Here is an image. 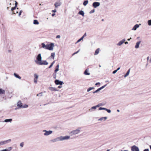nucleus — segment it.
I'll return each mask as SVG.
<instances>
[{"instance_id":"obj_1","label":"nucleus","mask_w":151,"mask_h":151,"mask_svg":"<svg viewBox=\"0 0 151 151\" xmlns=\"http://www.w3.org/2000/svg\"><path fill=\"white\" fill-rule=\"evenodd\" d=\"M35 62L39 65H47L48 63L46 60H42V58L41 54H39L36 57V60Z\"/></svg>"},{"instance_id":"obj_2","label":"nucleus","mask_w":151,"mask_h":151,"mask_svg":"<svg viewBox=\"0 0 151 151\" xmlns=\"http://www.w3.org/2000/svg\"><path fill=\"white\" fill-rule=\"evenodd\" d=\"M81 128L79 127L78 129L71 131L70 134L71 136L79 134L81 132Z\"/></svg>"},{"instance_id":"obj_3","label":"nucleus","mask_w":151,"mask_h":151,"mask_svg":"<svg viewBox=\"0 0 151 151\" xmlns=\"http://www.w3.org/2000/svg\"><path fill=\"white\" fill-rule=\"evenodd\" d=\"M54 46V44L53 43L47 44L46 45V49L50 50H52L53 49Z\"/></svg>"},{"instance_id":"obj_4","label":"nucleus","mask_w":151,"mask_h":151,"mask_svg":"<svg viewBox=\"0 0 151 151\" xmlns=\"http://www.w3.org/2000/svg\"><path fill=\"white\" fill-rule=\"evenodd\" d=\"M43 132H45L44 134V135L45 136H47L51 134L52 133V130L47 131L45 130H44L43 131Z\"/></svg>"},{"instance_id":"obj_5","label":"nucleus","mask_w":151,"mask_h":151,"mask_svg":"<svg viewBox=\"0 0 151 151\" xmlns=\"http://www.w3.org/2000/svg\"><path fill=\"white\" fill-rule=\"evenodd\" d=\"M60 141L69 139L70 138L69 136H60Z\"/></svg>"},{"instance_id":"obj_6","label":"nucleus","mask_w":151,"mask_h":151,"mask_svg":"<svg viewBox=\"0 0 151 151\" xmlns=\"http://www.w3.org/2000/svg\"><path fill=\"white\" fill-rule=\"evenodd\" d=\"M11 141V139H9L6 140L1 142H0V144L1 145H3L6 144L10 142Z\"/></svg>"},{"instance_id":"obj_7","label":"nucleus","mask_w":151,"mask_h":151,"mask_svg":"<svg viewBox=\"0 0 151 151\" xmlns=\"http://www.w3.org/2000/svg\"><path fill=\"white\" fill-rule=\"evenodd\" d=\"M131 150L132 151H139V148L135 145H134L132 147Z\"/></svg>"},{"instance_id":"obj_8","label":"nucleus","mask_w":151,"mask_h":151,"mask_svg":"<svg viewBox=\"0 0 151 151\" xmlns=\"http://www.w3.org/2000/svg\"><path fill=\"white\" fill-rule=\"evenodd\" d=\"M100 5V3L99 2H95L93 3V6L94 8H96L97 7L99 6Z\"/></svg>"},{"instance_id":"obj_9","label":"nucleus","mask_w":151,"mask_h":151,"mask_svg":"<svg viewBox=\"0 0 151 151\" xmlns=\"http://www.w3.org/2000/svg\"><path fill=\"white\" fill-rule=\"evenodd\" d=\"M55 83L56 85H62L63 83V81H60L58 80H56L55 81Z\"/></svg>"},{"instance_id":"obj_10","label":"nucleus","mask_w":151,"mask_h":151,"mask_svg":"<svg viewBox=\"0 0 151 151\" xmlns=\"http://www.w3.org/2000/svg\"><path fill=\"white\" fill-rule=\"evenodd\" d=\"M125 39H124L120 41L117 44V45L119 46H121L125 41Z\"/></svg>"},{"instance_id":"obj_11","label":"nucleus","mask_w":151,"mask_h":151,"mask_svg":"<svg viewBox=\"0 0 151 151\" xmlns=\"http://www.w3.org/2000/svg\"><path fill=\"white\" fill-rule=\"evenodd\" d=\"M52 141L53 142H57L59 141H60V137H56L55 138L52 140Z\"/></svg>"},{"instance_id":"obj_12","label":"nucleus","mask_w":151,"mask_h":151,"mask_svg":"<svg viewBox=\"0 0 151 151\" xmlns=\"http://www.w3.org/2000/svg\"><path fill=\"white\" fill-rule=\"evenodd\" d=\"M141 25V24H136L133 27L132 29V30H136L137 28L139 27V25Z\"/></svg>"},{"instance_id":"obj_13","label":"nucleus","mask_w":151,"mask_h":151,"mask_svg":"<svg viewBox=\"0 0 151 151\" xmlns=\"http://www.w3.org/2000/svg\"><path fill=\"white\" fill-rule=\"evenodd\" d=\"M61 3L60 1L55 2V4L54 5L55 7L56 8L58 7V6L61 5Z\"/></svg>"},{"instance_id":"obj_14","label":"nucleus","mask_w":151,"mask_h":151,"mask_svg":"<svg viewBox=\"0 0 151 151\" xmlns=\"http://www.w3.org/2000/svg\"><path fill=\"white\" fill-rule=\"evenodd\" d=\"M140 43H141L140 41H138V42H137V43H136V45H135V48L137 49L139 48V45L140 44Z\"/></svg>"},{"instance_id":"obj_15","label":"nucleus","mask_w":151,"mask_h":151,"mask_svg":"<svg viewBox=\"0 0 151 151\" xmlns=\"http://www.w3.org/2000/svg\"><path fill=\"white\" fill-rule=\"evenodd\" d=\"M17 105L19 108H21L22 106V103L20 101H19L17 102Z\"/></svg>"},{"instance_id":"obj_16","label":"nucleus","mask_w":151,"mask_h":151,"mask_svg":"<svg viewBox=\"0 0 151 151\" xmlns=\"http://www.w3.org/2000/svg\"><path fill=\"white\" fill-rule=\"evenodd\" d=\"M49 89L50 90L52 91H58V90L56 89V88L53 87H50Z\"/></svg>"},{"instance_id":"obj_17","label":"nucleus","mask_w":151,"mask_h":151,"mask_svg":"<svg viewBox=\"0 0 151 151\" xmlns=\"http://www.w3.org/2000/svg\"><path fill=\"white\" fill-rule=\"evenodd\" d=\"M84 74L86 75H90L88 69H86L85 70L84 72Z\"/></svg>"},{"instance_id":"obj_18","label":"nucleus","mask_w":151,"mask_h":151,"mask_svg":"<svg viewBox=\"0 0 151 151\" xmlns=\"http://www.w3.org/2000/svg\"><path fill=\"white\" fill-rule=\"evenodd\" d=\"M107 119L106 117H102L98 119V121H105Z\"/></svg>"},{"instance_id":"obj_19","label":"nucleus","mask_w":151,"mask_h":151,"mask_svg":"<svg viewBox=\"0 0 151 151\" xmlns=\"http://www.w3.org/2000/svg\"><path fill=\"white\" fill-rule=\"evenodd\" d=\"M96 109V106H94L91 108L89 109V110L90 111L92 112L94 111V110H95Z\"/></svg>"},{"instance_id":"obj_20","label":"nucleus","mask_w":151,"mask_h":151,"mask_svg":"<svg viewBox=\"0 0 151 151\" xmlns=\"http://www.w3.org/2000/svg\"><path fill=\"white\" fill-rule=\"evenodd\" d=\"M59 64H58L57 65L56 67V69L54 71L55 73H56L59 70Z\"/></svg>"},{"instance_id":"obj_21","label":"nucleus","mask_w":151,"mask_h":151,"mask_svg":"<svg viewBox=\"0 0 151 151\" xmlns=\"http://www.w3.org/2000/svg\"><path fill=\"white\" fill-rule=\"evenodd\" d=\"M12 149L11 147H10L8 148L7 149H3L2 150H0V151H10Z\"/></svg>"},{"instance_id":"obj_22","label":"nucleus","mask_w":151,"mask_h":151,"mask_svg":"<svg viewBox=\"0 0 151 151\" xmlns=\"http://www.w3.org/2000/svg\"><path fill=\"white\" fill-rule=\"evenodd\" d=\"M5 91L2 88H0V95L5 94Z\"/></svg>"},{"instance_id":"obj_23","label":"nucleus","mask_w":151,"mask_h":151,"mask_svg":"<svg viewBox=\"0 0 151 151\" xmlns=\"http://www.w3.org/2000/svg\"><path fill=\"white\" fill-rule=\"evenodd\" d=\"M14 75L15 77L19 79H21V77L18 75L17 74L15 73H14Z\"/></svg>"},{"instance_id":"obj_24","label":"nucleus","mask_w":151,"mask_h":151,"mask_svg":"<svg viewBox=\"0 0 151 151\" xmlns=\"http://www.w3.org/2000/svg\"><path fill=\"white\" fill-rule=\"evenodd\" d=\"M12 121V119H6L4 120V122H10V123H11Z\"/></svg>"},{"instance_id":"obj_25","label":"nucleus","mask_w":151,"mask_h":151,"mask_svg":"<svg viewBox=\"0 0 151 151\" xmlns=\"http://www.w3.org/2000/svg\"><path fill=\"white\" fill-rule=\"evenodd\" d=\"M130 69H129L127 71V72L126 74L124 75V78H126L127 76L129 74L130 72Z\"/></svg>"},{"instance_id":"obj_26","label":"nucleus","mask_w":151,"mask_h":151,"mask_svg":"<svg viewBox=\"0 0 151 151\" xmlns=\"http://www.w3.org/2000/svg\"><path fill=\"white\" fill-rule=\"evenodd\" d=\"M84 13L83 11H80L78 12V14L82 15L83 17H84Z\"/></svg>"},{"instance_id":"obj_27","label":"nucleus","mask_w":151,"mask_h":151,"mask_svg":"<svg viewBox=\"0 0 151 151\" xmlns=\"http://www.w3.org/2000/svg\"><path fill=\"white\" fill-rule=\"evenodd\" d=\"M100 51V49L99 48H98L95 51L94 55H97L99 52Z\"/></svg>"},{"instance_id":"obj_28","label":"nucleus","mask_w":151,"mask_h":151,"mask_svg":"<svg viewBox=\"0 0 151 151\" xmlns=\"http://www.w3.org/2000/svg\"><path fill=\"white\" fill-rule=\"evenodd\" d=\"M33 24H38L39 22L37 20H34L33 21Z\"/></svg>"},{"instance_id":"obj_29","label":"nucleus","mask_w":151,"mask_h":151,"mask_svg":"<svg viewBox=\"0 0 151 151\" xmlns=\"http://www.w3.org/2000/svg\"><path fill=\"white\" fill-rule=\"evenodd\" d=\"M55 54V52H52L51 54V57L53 59L54 58Z\"/></svg>"},{"instance_id":"obj_30","label":"nucleus","mask_w":151,"mask_h":151,"mask_svg":"<svg viewBox=\"0 0 151 151\" xmlns=\"http://www.w3.org/2000/svg\"><path fill=\"white\" fill-rule=\"evenodd\" d=\"M88 1L87 0H86V1H85L84 2H83V5L85 6H86L87 4H88Z\"/></svg>"},{"instance_id":"obj_31","label":"nucleus","mask_w":151,"mask_h":151,"mask_svg":"<svg viewBox=\"0 0 151 151\" xmlns=\"http://www.w3.org/2000/svg\"><path fill=\"white\" fill-rule=\"evenodd\" d=\"M42 47L43 48H44L45 49H46V45H45V44L44 43H42Z\"/></svg>"},{"instance_id":"obj_32","label":"nucleus","mask_w":151,"mask_h":151,"mask_svg":"<svg viewBox=\"0 0 151 151\" xmlns=\"http://www.w3.org/2000/svg\"><path fill=\"white\" fill-rule=\"evenodd\" d=\"M147 24L148 25L151 26V19L147 21Z\"/></svg>"},{"instance_id":"obj_33","label":"nucleus","mask_w":151,"mask_h":151,"mask_svg":"<svg viewBox=\"0 0 151 151\" xmlns=\"http://www.w3.org/2000/svg\"><path fill=\"white\" fill-rule=\"evenodd\" d=\"M93 89H94L93 87H90V88H89L87 89V92H89V91H91V90H92Z\"/></svg>"},{"instance_id":"obj_34","label":"nucleus","mask_w":151,"mask_h":151,"mask_svg":"<svg viewBox=\"0 0 151 151\" xmlns=\"http://www.w3.org/2000/svg\"><path fill=\"white\" fill-rule=\"evenodd\" d=\"M38 77H39V76L37 75L36 74H34V77H35L34 79H37L38 78Z\"/></svg>"},{"instance_id":"obj_35","label":"nucleus","mask_w":151,"mask_h":151,"mask_svg":"<svg viewBox=\"0 0 151 151\" xmlns=\"http://www.w3.org/2000/svg\"><path fill=\"white\" fill-rule=\"evenodd\" d=\"M106 86V85H104V86L101 87L100 88H99V89L100 90H101V89H103V88H105Z\"/></svg>"},{"instance_id":"obj_36","label":"nucleus","mask_w":151,"mask_h":151,"mask_svg":"<svg viewBox=\"0 0 151 151\" xmlns=\"http://www.w3.org/2000/svg\"><path fill=\"white\" fill-rule=\"evenodd\" d=\"M83 38L82 37H81L77 41L76 43H78L79 42H80V41H81V40H83Z\"/></svg>"},{"instance_id":"obj_37","label":"nucleus","mask_w":151,"mask_h":151,"mask_svg":"<svg viewBox=\"0 0 151 151\" xmlns=\"http://www.w3.org/2000/svg\"><path fill=\"white\" fill-rule=\"evenodd\" d=\"M56 73H53V78H54V79H55L56 78Z\"/></svg>"},{"instance_id":"obj_38","label":"nucleus","mask_w":151,"mask_h":151,"mask_svg":"<svg viewBox=\"0 0 151 151\" xmlns=\"http://www.w3.org/2000/svg\"><path fill=\"white\" fill-rule=\"evenodd\" d=\"M95 10L94 9H93L91 11H90L89 12L90 14H92L93 13L95 12Z\"/></svg>"},{"instance_id":"obj_39","label":"nucleus","mask_w":151,"mask_h":151,"mask_svg":"<svg viewBox=\"0 0 151 151\" xmlns=\"http://www.w3.org/2000/svg\"><path fill=\"white\" fill-rule=\"evenodd\" d=\"M106 108H103V107H100L99 108V110H106Z\"/></svg>"},{"instance_id":"obj_40","label":"nucleus","mask_w":151,"mask_h":151,"mask_svg":"<svg viewBox=\"0 0 151 151\" xmlns=\"http://www.w3.org/2000/svg\"><path fill=\"white\" fill-rule=\"evenodd\" d=\"M42 93H39V94H38L37 95V96H42Z\"/></svg>"},{"instance_id":"obj_41","label":"nucleus","mask_w":151,"mask_h":151,"mask_svg":"<svg viewBox=\"0 0 151 151\" xmlns=\"http://www.w3.org/2000/svg\"><path fill=\"white\" fill-rule=\"evenodd\" d=\"M99 91H100V90L99 89V88L98 89H97V90H96L95 91L93 92V93H97Z\"/></svg>"},{"instance_id":"obj_42","label":"nucleus","mask_w":151,"mask_h":151,"mask_svg":"<svg viewBox=\"0 0 151 151\" xmlns=\"http://www.w3.org/2000/svg\"><path fill=\"white\" fill-rule=\"evenodd\" d=\"M28 106L26 104L22 106V107L23 108H26Z\"/></svg>"},{"instance_id":"obj_43","label":"nucleus","mask_w":151,"mask_h":151,"mask_svg":"<svg viewBox=\"0 0 151 151\" xmlns=\"http://www.w3.org/2000/svg\"><path fill=\"white\" fill-rule=\"evenodd\" d=\"M23 145H24V143L23 142H21L20 144V147H23Z\"/></svg>"},{"instance_id":"obj_44","label":"nucleus","mask_w":151,"mask_h":151,"mask_svg":"<svg viewBox=\"0 0 151 151\" xmlns=\"http://www.w3.org/2000/svg\"><path fill=\"white\" fill-rule=\"evenodd\" d=\"M106 111L109 113H110L111 112V111L110 109H106Z\"/></svg>"},{"instance_id":"obj_45","label":"nucleus","mask_w":151,"mask_h":151,"mask_svg":"<svg viewBox=\"0 0 151 151\" xmlns=\"http://www.w3.org/2000/svg\"><path fill=\"white\" fill-rule=\"evenodd\" d=\"M34 81L35 83H36L37 82V79H34Z\"/></svg>"},{"instance_id":"obj_46","label":"nucleus","mask_w":151,"mask_h":151,"mask_svg":"<svg viewBox=\"0 0 151 151\" xmlns=\"http://www.w3.org/2000/svg\"><path fill=\"white\" fill-rule=\"evenodd\" d=\"M87 35L86 33H85L84 35H83V36L82 37L83 38H84V37H86Z\"/></svg>"},{"instance_id":"obj_47","label":"nucleus","mask_w":151,"mask_h":151,"mask_svg":"<svg viewBox=\"0 0 151 151\" xmlns=\"http://www.w3.org/2000/svg\"><path fill=\"white\" fill-rule=\"evenodd\" d=\"M16 7H12V8H11V10L12 11H13L14 10H15V9L16 8Z\"/></svg>"},{"instance_id":"obj_48","label":"nucleus","mask_w":151,"mask_h":151,"mask_svg":"<svg viewBox=\"0 0 151 151\" xmlns=\"http://www.w3.org/2000/svg\"><path fill=\"white\" fill-rule=\"evenodd\" d=\"M22 10H21L19 13V16H20V15H21V14L22 13Z\"/></svg>"},{"instance_id":"obj_49","label":"nucleus","mask_w":151,"mask_h":151,"mask_svg":"<svg viewBox=\"0 0 151 151\" xmlns=\"http://www.w3.org/2000/svg\"><path fill=\"white\" fill-rule=\"evenodd\" d=\"M117 70H115L112 73H113V74H115V73H116L117 72Z\"/></svg>"},{"instance_id":"obj_50","label":"nucleus","mask_w":151,"mask_h":151,"mask_svg":"<svg viewBox=\"0 0 151 151\" xmlns=\"http://www.w3.org/2000/svg\"><path fill=\"white\" fill-rule=\"evenodd\" d=\"M17 2L16 1H15V7H17Z\"/></svg>"},{"instance_id":"obj_51","label":"nucleus","mask_w":151,"mask_h":151,"mask_svg":"<svg viewBox=\"0 0 151 151\" xmlns=\"http://www.w3.org/2000/svg\"><path fill=\"white\" fill-rule=\"evenodd\" d=\"M60 36L59 35H57L56 37L57 38H60Z\"/></svg>"},{"instance_id":"obj_52","label":"nucleus","mask_w":151,"mask_h":151,"mask_svg":"<svg viewBox=\"0 0 151 151\" xmlns=\"http://www.w3.org/2000/svg\"><path fill=\"white\" fill-rule=\"evenodd\" d=\"M101 105V104H99L97 105L96 106L97 108V107H99V106H100Z\"/></svg>"},{"instance_id":"obj_53","label":"nucleus","mask_w":151,"mask_h":151,"mask_svg":"<svg viewBox=\"0 0 151 151\" xmlns=\"http://www.w3.org/2000/svg\"><path fill=\"white\" fill-rule=\"evenodd\" d=\"M53 65H52V64H51L50 65V66H49V68H51L52 66H53Z\"/></svg>"},{"instance_id":"obj_54","label":"nucleus","mask_w":151,"mask_h":151,"mask_svg":"<svg viewBox=\"0 0 151 151\" xmlns=\"http://www.w3.org/2000/svg\"><path fill=\"white\" fill-rule=\"evenodd\" d=\"M52 12H56V10L55 9L54 10H52Z\"/></svg>"},{"instance_id":"obj_55","label":"nucleus","mask_w":151,"mask_h":151,"mask_svg":"<svg viewBox=\"0 0 151 151\" xmlns=\"http://www.w3.org/2000/svg\"><path fill=\"white\" fill-rule=\"evenodd\" d=\"M100 84V83L99 82H98V83H96L95 84V85L96 86H97L98 85Z\"/></svg>"},{"instance_id":"obj_56","label":"nucleus","mask_w":151,"mask_h":151,"mask_svg":"<svg viewBox=\"0 0 151 151\" xmlns=\"http://www.w3.org/2000/svg\"><path fill=\"white\" fill-rule=\"evenodd\" d=\"M144 151H149L148 149H145L144 150Z\"/></svg>"},{"instance_id":"obj_57","label":"nucleus","mask_w":151,"mask_h":151,"mask_svg":"<svg viewBox=\"0 0 151 151\" xmlns=\"http://www.w3.org/2000/svg\"><path fill=\"white\" fill-rule=\"evenodd\" d=\"M120 67H119V68H117V69L116 70H117V71H118V70H120Z\"/></svg>"},{"instance_id":"obj_58","label":"nucleus","mask_w":151,"mask_h":151,"mask_svg":"<svg viewBox=\"0 0 151 151\" xmlns=\"http://www.w3.org/2000/svg\"><path fill=\"white\" fill-rule=\"evenodd\" d=\"M131 39H132V38H131V37H130V38L128 39L127 40H128V41H129V40H130Z\"/></svg>"},{"instance_id":"obj_59","label":"nucleus","mask_w":151,"mask_h":151,"mask_svg":"<svg viewBox=\"0 0 151 151\" xmlns=\"http://www.w3.org/2000/svg\"><path fill=\"white\" fill-rule=\"evenodd\" d=\"M55 15V14L54 13H53L52 14V17L54 16Z\"/></svg>"},{"instance_id":"obj_60","label":"nucleus","mask_w":151,"mask_h":151,"mask_svg":"<svg viewBox=\"0 0 151 151\" xmlns=\"http://www.w3.org/2000/svg\"><path fill=\"white\" fill-rule=\"evenodd\" d=\"M62 86H59L58 87V88H62Z\"/></svg>"},{"instance_id":"obj_61","label":"nucleus","mask_w":151,"mask_h":151,"mask_svg":"<svg viewBox=\"0 0 151 151\" xmlns=\"http://www.w3.org/2000/svg\"><path fill=\"white\" fill-rule=\"evenodd\" d=\"M124 43L125 44H127L128 43V42H125Z\"/></svg>"},{"instance_id":"obj_62","label":"nucleus","mask_w":151,"mask_h":151,"mask_svg":"<svg viewBox=\"0 0 151 151\" xmlns=\"http://www.w3.org/2000/svg\"><path fill=\"white\" fill-rule=\"evenodd\" d=\"M79 50H78V51H77L76 52V54L77 53H78V52H79Z\"/></svg>"},{"instance_id":"obj_63","label":"nucleus","mask_w":151,"mask_h":151,"mask_svg":"<svg viewBox=\"0 0 151 151\" xmlns=\"http://www.w3.org/2000/svg\"><path fill=\"white\" fill-rule=\"evenodd\" d=\"M54 63H55V61H53V62H52V63H52V65H53Z\"/></svg>"},{"instance_id":"obj_64","label":"nucleus","mask_w":151,"mask_h":151,"mask_svg":"<svg viewBox=\"0 0 151 151\" xmlns=\"http://www.w3.org/2000/svg\"><path fill=\"white\" fill-rule=\"evenodd\" d=\"M8 51L9 52H11V51L10 50H8Z\"/></svg>"}]
</instances>
